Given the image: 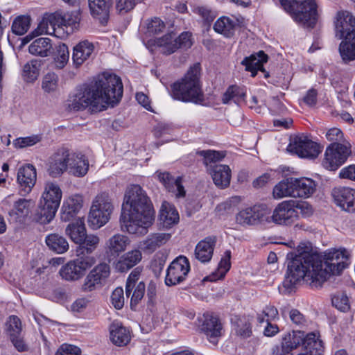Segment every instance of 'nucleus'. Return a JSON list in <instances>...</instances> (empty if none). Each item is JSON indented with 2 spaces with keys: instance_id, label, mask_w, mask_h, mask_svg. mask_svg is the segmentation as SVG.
<instances>
[{
  "instance_id": "nucleus-54",
  "label": "nucleus",
  "mask_w": 355,
  "mask_h": 355,
  "mask_svg": "<svg viewBox=\"0 0 355 355\" xmlns=\"http://www.w3.org/2000/svg\"><path fill=\"white\" fill-rule=\"evenodd\" d=\"M157 175L160 181L168 191H173L175 190L174 184L175 179L168 172H159L157 171Z\"/></svg>"
},
{
  "instance_id": "nucleus-1",
  "label": "nucleus",
  "mask_w": 355,
  "mask_h": 355,
  "mask_svg": "<svg viewBox=\"0 0 355 355\" xmlns=\"http://www.w3.org/2000/svg\"><path fill=\"white\" fill-rule=\"evenodd\" d=\"M323 263L318 254L302 251L287 254V270L283 286L292 291L302 280L312 287L321 286L331 275H340L349 264V253L345 249L334 250L326 255Z\"/></svg>"
},
{
  "instance_id": "nucleus-22",
  "label": "nucleus",
  "mask_w": 355,
  "mask_h": 355,
  "mask_svg": "<svg viewBox=\"0 0 355 355\" xmlns=\"http://www.w3.org/2000/svg\"><path fill=\"white\" fill-rule=\"evenodd\" d=\"M83 202L80 196H73L67 199L61 208V220L67 222L76 218L83 207Z\"/></svg>"
},
{
  "instance_id": "nucleus-46",
  "label": "nucleus",
  "mask_w": 355,
  "mask_h": 355,
  "mask_svg": "<svg viewBox=\"0 0 355 355\" xmlns=\"http://www.w3.org/2000/svg\"><path fill=\"white\" fill-rule=\"evenodd\" d=\"M31 23V18L28 16L17 17L12 25V33L15 35H24L28 30Z\"/></svg>"
},
{
  "instance_id": "nucleus-27",
  "label": "nucleus",
  "mask_w": 355,
  "mask_h": 355,
  "mask_svg": "<svg viewBox=\"0 0 355 355\" xmlns=\"http://www.w3.org/2000/svg\"><path fill=\"white\" fill-rule=\"evenodd\" d=\"M216 243V236H208L200 241L196 246V258L202 263L209 262L212 257Z\"/></svg>"
},
{
  "instance_id": "nucleus-44",
  "label": "nucleus",
  "mask_w": 355,
  "mask_h": 355,
  "mask_svg": "<svg viewBox=\"0 0 355 355\" xmlns=\"http://www.w3.org/2000/svg\"><path fill=\"white\" fill-rule=\"evenodd\" d=\"M62 193L60 187L53 182H47L44 187V191L42 195V198L48 199L49 200H55V202H59L62 199Z\"/></svg>"
},
{
  "instance_id": "nucleus-45",
  "label": "nucleus",
  "mask_w": 355,
  "mask_h": 355,
  "mask_svg": "<svg viewBox=\"0 0 355 355\" xmlns=\"http://www.w3.org/2000/svg\"><path fill=\"white\" fill-rule=\"evenodd\" d=\"M245 96V94L241 88L236 85H231L223 94L222 102L224 104H227L231 100H233L235 103H237L243 99Z\"/></svg>"
},
{
  "instance_id": "nucleus-7",
  "label": "nucleus",
  "mask_w": 355,
  "mask_h": 355,
  "mask_svg": "<svg viewBox=\"0 0 355 355\" xmlns=\"http://www.w3.org/2000/svg\"><path fill=\"white\" fill-rule=\"evenodd\" d=\"M284 9L304 28H313L318 20L317 4L314 0H280Z\"/></svg>"
},
{
  "instance_id": "nucleus-36",
  "label": "nucleus",
  "mask_w": 355,
  "mask_h": 355,
  "mask_svg": "<svg viewBox=\"0 0 355 355\" xmlns=\"http://www.w3.org/2000/svg\"><path fill=\"white\" fill-rule=\"evenodd\" d=\"M45 243L51 251L57 254L66 252L69 247L66 238L58 233L48 234L46 236Z\"/></svg>"
},
{
  "instance_id": "nucleus-11",
  "label": "nucleus",
  "mask_w": 355,
  "mask_h": 355,
  "mask_svg": "<svg viewBox=\"0 0 355 355\" xmlns=\"http://www.w3.org/2000/svg\"><path fill=\"white\" fill-rule=\"evenodd\" d=\"M350 154V148L338 142H334L325 151L322 165L328 170L335 171L345 162Z\"/></svg>"
},
{
  "instance_id": "nucleus-15",
  "label": "nucleus",
  "mask_w": 355,
  "mask_h": 355,
  "mask_svg": "<svg viewBox=\"0 0 355 355\" xmlns=\"http://www.w3.org/2000/svg\"><path fill=\"white\" fill-rule=\"evenodd\" d=\"M287 150L302 158L315 159L321 152V147L311 140L295 137L287 147Z\"/></svg>"
},
{
  "instance_id": "nucleus-55",
  "label": "nucleus",
  "mask_w": 355,
  "mask_h": 355,
  "mask_svg": "<svg viewBox=\"0 0 355 355\" xmlns=\"http://www.w3.org/2000/svg\"><path fill=\"white\" fill-rule=\"evenodd\" d=\"M124 292L121 287L116 288L111 295V302L116 309H121L124 305Z\"/></svg>"
},
{
  "instance_id": "nucleus-24",
  "label": "nucleus",
  "mask_w": 355,
  "mask_h": 355,
  "mask_svg": "<svg viewBox=\"0 0 355 355\" xmlns=\"http://www.w3.org/2000/svg\"><path fill=\"white\" fill-rule=\"evenodd\" d=\"M203 316L205 320L201 326V331L207 335L211 342L214 343L215 341L211 339H216L221 336V324L218 317L213 313H206Z\"/></svg>"
},
{
  "instance_id": "nucleus-47",
  "label": "nucleus",
  "mask_w": 355,
  "mask_h": 355,
  "mask_svg": "<svg viewBox=\"0 0 355 355\" xmlns=\"http://www.w3.org/2000/svg\"><path fill=\"white\" fill-rule=\"evenodd\" d=\"M144 0H114L115 9L117 13L125 15L132 10L137 4Z\"/></svg>"
},
{
  "instance_id": "nucleus-6",
  "label": "nucleus",
  "mask_w": 355,
  "mask_h": 355,
  "mask_svg": "<svg viewBox=\"0 0 355 355\" xmlns=\"http://www.w3.org/2000/svg\"><path fill=\"white\" fill-rule=\"evenodd\" d=\"M200 64L196 63L191 67L184 77L171 85V96L178 101L183 102L200 103L203 101V94L200 87Z\"/></svg>"
},
{
  "instance_id": "nucleus-23",
  "label": "nucleus",
  "mask_w": 355,
  "mask_h": 355,
  "mask_svg": "<svg viewBox=\"0 0 355 355\" xmlns=\"http://www.w3.org/2000/svg\"><path fill=\"white\" fill-rule=\"evenodd\" d=\"M91 15L99 19L102 24L107 22L110 10L112 6L111 0H88Z\"/></svg>"
},
{
  "instance_id": "nucleus-50",
  "label": "nucleus",
  "mask_w": 355,
  "mask_h": 355,
  "mask_svg": "<svg viewBox=\"0 0 355 355\" xmlns=\"http://www.w3.org/2000/svg\"><path fill=\"white\" fill-rule=\"evenodd\" d=\"M146 285L144 282H140L135 285V287L133 288L130 295V306L132 309L135 310V307L144 297Z\"/></svg>"
},
{
  "instance_id": "nucleus-51",
  "label": "nucleus",
  "mask_w": 355,
  "mask_h": 355,
  "mask_svg": "<svg viewBox=\"0 0 355 355\" xmlns=\"http://www.w3.org/2000/svg\"><path fill=\"white\" fill-rule=\"evenodd\" d=\"M332 304L343 312L347 311L349 308V298L345 293H337L331 299Z\"/></svg>"
},
{
  "instance_id": "nucleus-13",
  "label": "nucleus",
  "mask_w": 355,
  "mask_h": 355,
  "mask_svg": "<svg viewBox=\"0 0 355 355\" xmlns=\"http://www.w3.org/2000/svg\"><path fill=\"white\" fill-rule=\"evenodd\" d=\"M110 275V267L107 263L96 265L86 276L82 285V290L90 292L104 286Z\"/></svg>"
},
{
  "instance_id": "nucleus-33",
  "label": "nucleus",
  "mask_w": 355,
  "mask_h": 355,
  "mask_svg": "<svg viewBox=\"0 0 355 355\" xmlns=\"http://www.w3.org/2000/svg\"><path fill=\"white\" fill-rule=\"evenodd\" d=\"M33 202L24 198L19 199L14 204L13 209L8 212L10 219L14 222L22 223L31 212Z\"/></svg>"
},
{
  "instance_id": "nucleus-5",
  "label": "nucleus",
  "mask_w": 355,
  "mask_h": 355,
  "mask_svg": "<svg viewBox=\"0 0 355 355\" xmlns=\"http://www.w3.org/2000/svg\"><path fill=\"white\" fill-rule=\"evenodd\" d=\"M336 36L343 39L339 53L343 61L349 63L355 60V17L348 11H340L335 22Z\"/></svg>"
},
{
  "instance_id": "nucleus-60",
  "label": "nucleus",
  "mask_w": 355,
  "mask_h": 355,
  "mask_svg": "<svg viewBox=\"0 0 355 355\" xmlns=\"http://www.w3.org/2000/svg\"><path fill=\"white\" fill-rule=\"evenodd\" d=\"M157 287L155 283L150 282L147 287L146 297L148 299L147 305L153 306L156 302Z\"/></svg>"
},
{
  "instance_id": "nucleus-57",
  "label": "nucleus",
  "mask_w": 355,
  "mask_h": 355,
  "mask_svg": "<svg viewBox=\"0 0 355 355\" xmlns=\"http://www.w3.org/2000/svg\"><path fill=\"white\" fill-rule=\"evenodd\" d=\"M231 252L230 250H226L225 252L224 257H222L220 261L218 263V270L220 272V278L225 277L226 272L230 270L231 263Z\"/></svg>"
},
{
  "instance_id": "nucleus-12",
  "label": "nucleus",
  "mask_w": 355,
  "mask_h": 355,
  "mask_svg": "<svg viewBox=\"0 0 355 355\" xmlns=\"http://www.w3.org/2000/svg\"><path fill=\"white\" fill-rule=\"evenodd\" d=\"M190 270L188 259L179 256L169 265L165 277V284L168 286H175L184 282Z\"/></svg>"
},
{
  "instance_id": "nucleus-35",
  "label": "nucleus",
  "mask_w": 355,
  "mask_h": 355,
  "mask_svg": "<svg viewBox=\"0 0 355 355\" xmlns=\"http://www.w3.org/2000/svg\"><path fill=\"white\" fill-rule=\"evenodd\" d=\"M171 235L166 233H155L149 235L141 245L144 252L152 253L157 248L165 244Z\"/></svg>"
},
{
  "instance_id": "nucleus-17",
  "label": "nucleus",
  "mask_w": 355,
  "mask_h": 355,
  "mask_svg": "<svg viewBox=\"0 0 355 355\" xmlns=\"http://www.w3.org/2000/svg\"><path fill=\"white\" fill-rule=\"evenodd\" d=\"M36 169L32 164H27L19 168L17 182L21 187V196H26L31 192L36 182Z\"/></svg>"
},
{
  "instance_id": "nucleus-29",
  "label": "nucleus",
  "mask_w": 355,
  "mask_h": 355,
  "mask_svg": "<svg viewBox=\"0 0 355 355\" xmlns=\"http://www.w3.org/2000/svg\"><path fill=\"white\" fill-rule=\"evenodd\" d=\"M94 44L88 40L80 42L73 47L72 60L76 67H80L92 55Z\"/></svg>"
},
{
  "instance_id": "nucleus-49",
  "label": "nucleus",
  "mask_w": 355,
  "mask_h": 355,
  "mask_svg": "<svg viewBox=\"0 0 355 355\" xmlns=\"http://www.w3.org/2000/svg\"><path fill=\"white\" fill-rule=\"evenodd\" d=\"M197 154L203 157V162L206 166H208L209 164L220 161L225 156L223 152L213 150H200L197 152Z\"/></svg>"
},
{
  "instance_id": "nucleus-53",
  "label": "nucleus",
  "mask_w": 355,
  "mask_h": 355,
  "mask_svg": "<svg viewBox=\"0 0 355 355\" xmlns=\"http://www.w3.org/2000/svg\"><path fill=\"white\" fill-rule=\"evenodd\" d=\"M141 272V268L137 267L129 275L125 284V295L127 297L130 296L133 288L135 287V285H137Z\"/></svg>"
},
{
  "instance_id": "nucleus-30",
  "label": "nucleus",
  "mask_w": 355,
  "mask_h": 355,
  "mask_svg": "<svg viewBox=\"0 0 355 355\" xmlns=\"http://www.w3.org/2000/svg\"><path fill=\"white\" fill-rule=\"evenodd\" d=\"M293 198H308L315 190V182L309 178H293Z\"/></svg>"
},
{
  "instance_id": "nucleus-59",
  "label": "nucleus",
  "mask_w": 355,
  "mask_h": 355,
  "mask_svg": "<svg viewBox=\"0 0 355 355\" xmlns=\"http://www.w3.org/2000/svg\"><path fill=\"white\" fill-rule=\"evenodd\" d=\"M55 355H81V350L75 345L64 344L58 349Z\"/></svg>"
},
{
  "instance_id": "nucleus-34",
  "label": "nucleus",
  "mask_w": 355,
  "mask_h": 355,
  "mask_svg": "<svg viewBox=\"0 0 355 355\" xmlns=\"http://www.w3.org/2000/svg\"><path fill=\"white\" fill-rule=\"evenodd\" d=\"M159 218L164 227L170 228L179 222V214L173 205L164 201L160 209Z\"/></svg>"
},
{
  "instance_id": "nucleus-31",
  "label": "nucleus",
  "mask_w": 355,
  "mask_h": 355,
  "mask_svg": "<svg viewBox=\"0 0 355 355\" xmlns=\"http://www.w3.org/2000/svg\"><path fill=\"white\" fill-rule=\"evenodd\" d=\"M130 242L127 236L120 234H114L105 243L106 252L111 256H119L121 252L125 250Z\"/></svg>"
},
{
  "instance_id": "nucleus-25",
  "label": "nucleus",
  "mask_w": 355,
  "mask_h": 355,
  "mask_svg": "<svg viewBox=\"0 0 355 355\" xmlns=\"http://www.w3.org/2000/svg\"><path fill=\"white\" fill-rule=\"evenodd\" d=\"M110 334L112 343L119 347L127 345L131 340L129 329L119 322H114L111 324Z\"/></svg>"
},
{
  "instance_id": "nucleus-41",
  "label": "nucleus",
  "mask_w": 355,
  "mask_h": 355,
  "mask_svg": "<svg viewBox=\"0 0 355 355\" xmlns=\"http://www.w3.org/2000/svg\"><path fill=\"white\" fill-rule=\"evenodd\" d=\"M293 178H286L279 182L273 189V196L275 198H282L286 196L293 197Z\"/></svg>"
},
{
  "instance_id": "nucleus-9",
  "label": "nucleus",
  "mask_w": 355,
  "mask_h": 355,
  "mask_svg": "<svg viewBox=\"0 0 355 355\" xmlns=\"http://www.w3.org/2000/svg\"><path fill=\"white\" fill-rule=\"evenodd\" d=\"M94 263V259L92 257H78L62 266L59 274L66 281H77L85 275L86 271Z\"/></svg>"
},
{
  "instance_id": "nucleus-3",
  "label": "nucleus",
  "mask_w": 355,
  "mask_h": 355,
  "mask_svg": "<svg viewBox=\"0 0 355 355\" xmlns=\"http://www.w3.org/2000/svg\"><path fill=\"white\" fill-rule=\"evenodd\" d=\"M155 211L146 192L139 184L127 187L122 205L121 228L130 234L141 233L155 220Z\"/></svg>"
},
{
  "instance_id": "nucleus-26",
  "label": "nucleus",
  "mask_w": 355,
  "mask_h": 355,
  "mask_svg": "<svg viewBox=\"0 0 355 355\" xmlns=\"http://www.w3.org/2000/svg\"><path fill=\"white\" fill-rule=\"evenodd\" d=\"M69 173L76 176L83 177L85 175L89 169V163L85 156L81 154H76L69 150Z\"/></svg>"
},
{
  "instance_id": "nucleus-14",
  "label": "nucleus",
  "mask_w": 355,
  "mask_h": 355,
  "mask_svg": "<svg viewBox=\"0 0 355 355\" xmlns=\"http://www.w3.org/2000/svg\"><path fill=\"white\" fill-rule=\"evenodd\" d=\"M69 150L65 147L58 148L48 159L46 169L52 178L61 176L69 168Z\"/></svg>"
},
{
  "instance_id": "nucleus-32",
  "label": "nucleus",
  "mask_w": 355,
  "mask_h": 355,
  "mask_svg": "<svg viewBox=\"0 0 355 355\" xmlns=\"http://www.w3.org/2000/svg\"><path fill=\"white\" fill-rule=\"evenodd\" d=\"M142 258L140 250H133L121 256L115 264L117 271L124 272L136 266Z\"/></svg>"
},
{
  "instance_id": "nucleus-10",
  "label": "nucleus",
  "mask_w": 355,
  "mask_h": 355,
  "mask_svg": "<svg viewBox=\"0 0 355 355\" xmlns=\"http://www.w3.org/2000/svg\"><path fill=\"white\" fill-rule=\"evenodd\" d=\"M191 33L183 32L178 37L175 33H170L163 37L157 38L156 44L162 49V53L165 55H171L178 49H187L192 45L191 40Z\"/></svg>"
},
{
  "instance_id": "nucleus-2",
  "label": "nucleus",
  "mask_w": 355,
  "mask_h": 355,
  "mask_svg": "<svg viewBox=\"0 0 355 355\" xmlns=\"http://www.w3.org/2000/svg\"><path fill=\"white\" fill-rule=\"evenodd\" d=\"M123 87L120 77L104 72L98 76L95 84L83 92H77L68 101L70 110L78 111L88 106L93 112H101L109 105L114 107L123 96Z\"/></svg>"
},
{
  "instance_id": "nucleus-42",
  "label": "nucleus",
  "mask_w": 355,
  "mask_h": 355,
  "mask_svg": "<svg viewBox=\"0 0 355 355\" xmlns=\"http://www.w3.org/2000/svg\"><path fill=\"white\" fill-rule=\"evenodd\" d=\"M52 54H53L55 66L59 69H62L69 61V52L68 46L64 43L59 44L55 47V51H53Z\"/></svg>"
},
{
  "instance_id": "nucleus-8",
  "label": "nucleus",
  "mask_w": 355,
  "mask_h": 355,
  "mask_svg": "<svg viewBox=\"0 0 355 355\" xmlns=\"http://www.w3.org/2000/svg\"><path fill=\"white\" fill-rule=\"evenodd\" d=\"M114 206L109 194L105 192L98 194L90 208L89 225L94 230L101 227L109 221Z\"/></svg>"
},
{
  "instance_id": "nucleus-38",
  "label": "nucleus",
  "mask_w": 355,
  "mask_h": 355,
  "mask_svg": "<svg viewBox=\"0 0 355 355\" xmlns=\"http://www.w3.org/2000/svg\"><path fill=\"white\" fill-rule=\"evenodd\" d=\"M65 232L70 237L71 241L76 243L83 241V236L87 234L83 218L78 216L75 222H72L67 226Z\"/></svg>"
},
{
  "instance_id": "nucleus-19",
  "label": "nucleus",
  "mask_w": 355,
  "mask_h": 355,
  "mask_svg": "<svg viewBox=\"0 0 355 355\" xmlns=\"http://www.w3.org/2000/svg\"><path fill=\"white\" fill-rule=\"evenodd\" d=\"M268 60V56L263 51H259L257 53L251 54L245 57L241 62V64L245 67V70L251 72L252 76L254 77L258 71L265 73V78L269 77V73L266 71L263 68V64Z\"/></svg>"
},
{
  "instance_id": "nucleus-64",
  "label": "nucleus",
  "mask_w": 355,
  "mask_h": 355,
  "mask_svg": "<svg viewBox=\"0 0 355 355\" xmlns=\"http://www.w3.org/2000/svg\"><path fill=\"white\" fill-rule=\"evenodd\" d=\"M340 178L349 179L355 181V165H350L343 168L339 174Z\"/></svg>"
},
{
  "instance_id": "nucleus-61",
  "label": "nucleus",
  "mask_w": 355,
  "mask_h": 355,
  "mask_svg": "<svg viewBox=\"0 0 355 355\" xmlns=\"http://www.w3.org/2000/svg\"><path fill=\"white\" fill-rule=\"evenodd\" d=\"M237 333L243 338H248L252 334V329L250 322L240 320L237 323Z\"/></svg>"
},
{
  "instance_id": "nucleus-63",
  "label": "nucleus",
  "mask_w": 355,
  "mask_h": 355,
  "mask_svg": "<svg viewBox=\"0 0 355 355\" xmlns=\"http://www.w3.org/2000/svg\"><path fill=\"white\" fill-rule=\"evenodd\" d=\"M318 92L312 88L309 89L303 98V101L309 106H314L317 103Z\"/></svg>"
},
{
  "instance_id": "nucleus-18",
  "label": "nucleus",
  "mask_w": 355,
  "mask_h": 355,
  "mask_svg": "<svg viewBox=\"0 0 355 355\" xmlns=\"http://www.w3.org/2000/svg\"><path fill=\"white\" fill-rule=\"evenodd\" d=\"M332 196L336 205L343 210L355 211V189L349 187L335 188Z\"/></svg>"
},
{
  "instance_id": "nucleus-37",
  "label": "nucleus",
  "mask_w": 355,
  "mask_h": 355,
  "mask_svg": "<svg viewBox=\"0 0 355 355\" xmlns=\"http://www.w3.org/2000/svg\"><path fill=\"white\" fill-rule=\"evenodd\" d=\"M30 53L40 57H47L53 53L51 40L48 37L35 40L28 46Z\"/></svg>"
},
{
  "instance_id": "nucleus-21",
  "label": "nucleus",
  "mask_w": 355,
  "mask_h": 355,
  "mask_svg": "<svg viewBox=\"0 0 355 355\" xmlns=\"http://www.w3.org/2000/svg\"><path fill=\"white\" fill-rule=\"evenodd\" d=\"M56 26L58 28L63 26L62 10L46 13L38 24L36 31L40 34H51L55 31Z\"/></svg>"
},
{
  "instance_id": "nucleus-52",
  "label": "nucleus",
  "mask_w": 355,
  "mask_h": 355,
  "mask_svg": "<svg viewBox=\"0 0 355 355\" xmlns=\"http://www.w3.org/2000/svg\"><path fill=\"white\" fill-rule=\"evenodd\" d=\"M63 26H70L71 29L77 28L80 20V13L78 10L71 12L62 11Z\"/></svg>"
},
{
  "instance_id": "nucleus-39",
  "label": "nucleus",
  "mask_w": 355,
  "mask_h": 355,
  "mask_svg": "<svg viewBox=\"0 0 355 355\" xmlns=\"http://www.w3.org/2000/svg\"><path fill=\"white\" fill-rule=\"evenodd\" d=\"M83 239V241L77 243L79 245L76 250L78 257H86L91 254L99 243V238L94 234H86Z\"/></svg>"
},
{
  "instance_id": "nucleus-20",
  "label": "nucleus",
  "mask_w": 355,
  "mask_h": 355,
  "mask_svg": "<svg viewBox=\"0 0 355 355\" xmlns=\"http://www.w3.org/2000/svg\"><path fill=\"white\" fill-rule=\"evenodd\" d=\"M59 206V202H55V200L41 198L35 220L41 224L49 223L54 218Z\"/></svg>"
},
{
  "instance_id": "nucleus-40",
  "label": "nucleus",
  "mask_w": 355,
  "mask_h": 355,
  "mask_svg": "<svg viewBox=\"0 0 355 355\" xmlns=\"http://www.w3.org/2000/svg\"><path fill=\"white\" fill-rule=\"evenodd\" d=\"M236 23L227 17H221L214 25L216 32L223 35L226 37H231L235 32Z\"/></svg>"
},
{
  "instance_id": "nucleus-4",
  "label": "nucleus",
  "mask_w": 355,
  "mask_h": 355,
  "mask_svg": "<svg viewBox=\"0 0 355 355\" xmlns=\"http://www.w3.org/2000/svg\"><path fill=\"white\" fill-rule=\"evenodd\" d=\"M295 206V200H284L277 205L270 216V209L266 205H255L240 211L236 216V221L241 225H254L271 221L278 225H291L298 218Z\"/></svg>"
},
{
  "instance_id": "nucleus-58",
  "label": "nucleus",
  "mask_w": 355,
  "mask_h": 355,
  "mask_svg": "<svg viewBox=\"0 0 355 355\" xmlns=\"http://www.w3.org/2000/svg\"><path fill=\"white\" fill-rule=\"evenodd\" d=\"M165 28V24L159 18L152 19L147 24V31L150 34H158Z\"/></svg>"
},
{
  "instance_id": "nucleus-48",
  "label": "nucleus",
  "mask_w": 355,
  "mask_h": 355,
  "mask_svg": "<svg viewBox=\"0 0 355 355\" xmlns=\"http://www.w3.org/2000/svg\"><path fill=\"white\" fill-rule=\"evenodd\" d=\"M58 80L57 74L55 73H48L43 78L42 88L47 93L55 92L58 88Z\"/></svg>"
},
{
  "instance_id": "nucleus-62",
  "label": "nucleus",
  "mask_w": 355,
  "mask_h": 355,
  "mask_svg": "<svg viewBox=\"0 0 355 355\" xmlns=\"http://www.w3.org/2000/svg\"><path fill=\"white\" fill-rule=\"evenodd\" d=\"M289 317L292 322L296 325H304L306 323L305 317L297 309H291L289 312Z\"/></svg>"
},
{
  "instance_id": "nucleus-28",
  "label": "nucleus",
  "mask_w": 355,
  "mask_h": 355,
  "mask_svg": "<svg viewBox=\"0 0 355 355\" xmlns=\"http://www.w3.org/2000/svg\"><path fill=\"white\" fill-rule=\"evenodd\" d=\"M210 174L216 186L224 189L230 184L231 170L227 165L210 166Z\"/></svg>"
},
{
  "instance_id": "nucleus-16",
  "label": "nucleus",
  "mask_w": 355,
  "mask_h": 355,
  "mask_svg": "<svg viewBox=\"0 0 355 355\" xmlns=\"http://www.w3.org/2000/svg\"><path fill=\"white\" fill-rule=\"evenodd\" d=\"M6 334L18 352H26L28 345L24 340L21 322L16 315H10L6 322Z\"/></svg>"
},
{
  "instance_id": "nucleus-43",
  "label": "nucleus",
  "mask_w": 355,
  "mask_h": 355,
  "mask_svg": "<svg viewBox=\"0 0 355 355\" xmlns=\"http://www.w3.org/2000/svg\"><path fill=\"white\" fill-rule=\"evenodd\" d=\"M40 67V62L36 60H33L30 62L26 63L23 69L24 80L28 83H32L39 76Z\"/></svg>"
},
{
  "instance_id": "nucleus-56",
  "label": "nucleus",
  "mask_w": 355,
  "mask_h": 355,
  "mask_svg": "<svg viewBox=\"0 0 355 355\" xmlns=\"http://www.w3.org/2000/svg\"><path fill=\"white\" fill-rule=\"evenodd\" d=\"M41 140L40 135H32L30 137L18 138L14 141V145L17 148H24L27 146H31Z\"/></svg>"
}]
</instances>
